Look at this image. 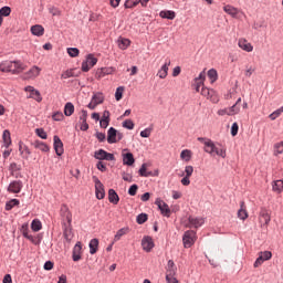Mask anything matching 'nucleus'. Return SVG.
<instances>
[{"label": "nucleus", "instance_id": "62", "mask_svg": "<svg viewBox=\"0 0 283 283\" xmlns=\"http://www.w3.org/2000/svg\"><path fill=\"white\" fill-rule=\"evenodd\" d=\"M21 231H22V235L23 238H29L30 234H29V229H28V223H23L22 227H21Z\"/></svg>", "mask_w": 283, "mask_h": 283}, {"label": "nucleus", "instance_id": "57", "mask_svg": "<svg viewBox=\"0 0 283 283\" xmlns=\"http://www.w3.org/2000/svg\"><path fill=\"white\" fill-rule=\"evenodd\" d=\"M123 127L125 129H134V122L132 119H126L123 122Z\"/></svg>", "mask_w": 283, "mask_h": 283}, {"label": "nucleus", "instance_id": "56", "mask_svg": "<svg viewBox=\"0 0 283 283\" xmlns=\"http://www.w3.org/2000/svg\"><path fill=\"white\" fill-rule=\"evenodd\" d=\"M151 132H154L153 127L145 128L140 132L142 138H149V136H151Z\"/></svg>", "mask_w": 283, "mask_h": 283}, {"label": "nucleus", "instance_id": "52", "mask_svg": "<svg viewBox=\"0 0 283 283\" xmlns=\"http://www.w3.org/2000/svg\"><path fill=\"white\" fill-rule=\"evenodd\" d=\"M67 54L72 59H76V56H78V54H80L78 48H69L67 49Z\"/></svg>", "mask_w": 283, "mask_h": 283}, {"label": "nucleus", "instance_id": "1", "mask_svg": "<svg viewBox=\"0 0 283 283\" xmlns=\"http://www.w3.org/2000/svg\"><path fill=\"white\" fill-rule=\"evenodd\" d=\"M197 140L202 143L203 151L209 154L210 156H220V158H227V149L226 148H218L216 143L207 137H198Z\"/></svg>", "mask_w": 283, "mask_h": 283}, {"label": "nucleus", "instance_id": "45", "mask_svg": "<svg viewBox=\"0 0 283 283\" xmlns=\"http://www.w3.org/2000/svg\"><path fill=\"white\" fill-rule=\"evenodd\" d=\"M235 114H240V106L238 104L232 105L227 113L228 116H235Z\"/></svg>", "mask_w": 283, "mask_h": 283}, {"label": "nucleus", "instance_id": "32", "mask_svg": "<svg viewBox=\"0 0 283 283\" xmlns=\"http://www.w3.org/2000/svg\"><path fill=\"white\" fill-rule=\"evenodd\" d=\"M93 103H95V105H102V103H104L105 101V96L103 95V93L98 92L93 94L92 99Z\"/></svg>", "mask_w": 283, "mask_h": 283}, {"label": "nucleus", "instance_id": "61", "mask_svg": "<svg viewBox=\"0 0 283 283\" xmlns=\"http://www.w3.org/2000/svg\"><path fill=\"white\" fill-rule=\"evenodd\" d=\"M96 168L98 169V171H102V172L107 171V165H105V163L101 160L96 164Z\"/></svg>", "mask_w": 283, "mask_h": 283}, {"label": "nucleus", "instance_id": "18", "mask_svg": "<svg viewBox=\"0 0 283 283\" xmlns=\"http://www.w3.org/2000/svg\"><path fill=\"white\" fill-rule=\"evenodd\" d=\"M19 151L24 160H28V158H30V155L32 154L30 148L25 144H23V142H19Z\"/></svg>", "mask_w": 283, "mask_h": 283}, {"label": "nucleus", "instance_id": "19", "mask_svg": "<svg viewBox=\"0 0 283 283\" xmlns=\"http://www.w3.org/2000/svg\"><path fill=\"white\" fill-rule=\"evenodd\" d=\"M109 111L103 112L102 119L99 120V126L102 127V129H107V127H109Z\"/></svg>", "mask_w": 283, "mask_h": 283}, {"label": "nucleus", "instance_id": "13", "mask_svg": "<svg viewBox=\"0 0 283 283\" xmlns=\"http://www.w3.org/2000/svg\"><path fill=\"white\" fill-rule=\"evenodd\" d=\"M201 96H205L206 98H208L212 103H218V95L216 94L213 88L202 87L201 88Z\"/></svg>", "mask_w": 283, "mask_h": 283}, {"label": "nucleus", "instance_id": "9", "mask_svg": "<svg viewBox=\"0 0 283 283\" xmlns=\"http://www.w3.org/2000/svg\"><path fill=\"white\" fill-rule=\"evenodd\" d=\"M155 205L158 206V209L165 218H169L171 216V209L167 202L163 201L160 198H157Z\"/></svg>", "mask_w": 283, "mask_h": 283}, {"label": "nucleus", "instance_id": "53", "mask_svg": "<svg viewBox=\"0 0 283 283\" xmlns=\"http://www.w3.org/2000/svg\"><path fill=\"white\" fill-rule=\"evenodd\" d=\"M35 134H36V136H39V138H42V140L48 139V133H45V129H43V128H36Z\"/></svg>", "mask_w": 283, "mask_h": 283}, {"label": "nucleus", "instance_id": "44", "mask_svg": "<svg viewBox=\"0 0 283 283\" xmlns=\"http://www.w3.org/2000/svg\"><path fill=\"white\" fill-rule=\"evenodd\" d=\"M130 43L132 42L129 41V39H120L118 41V48H119V50H127V48H129Z\"/></svg>", "mask_w": 283, "mask_h": 283}, {"label": "nucleus", "instance_id": "51", "mask_svg": "<svg viewBox=\"0 0 283 283\" xmlns=\"http://www.w3.org/2000/svg\"><path fill=\"white\" fill-rule=\"evenodd\" d=\"M124 92H125V86H118L115 92V99L120 101L123 98Z\"/></svg>", "mask_w": 283, "mask_h": 283}, {"label": "nucleus", "instance_id": "15", "mask_svg": "<svg viewBox=\"0 0 283 283\" xmlns=\"http://www.w3.org/2000/svg\"><path fill=\"white\" fill-rule=\"evenodd\" d=\"M63 235L66 242H72L74 232H72V223H63Z\"/></svg>", "mask_w": 283, "mask_h": 283}, {"label": "nucleus", "instance_id": "48", "mask_svg": "<svg viewBox=\"0 0 283 283\" xmlns=\"http://www.w3.org/2000/svg\"><path fill=\"white\" fill-rule=\"evenodd\" d=\"M12 13V9L8 6H4L2 8H0V17H10V14Z\"/></svg>", "mask_w": 283, "mask_h": 283}, {"label": "nucleus", "instance_id": "64", "mask_svg": "<svg viewBox=\"0 0 283 283\" xmlns=\"http://www.w3.org/2000/svg\"><path fill=\"white\" fill-rule=\"evenodd\" d=\"M52 118L53 120H63V113L62 112H55L53 115H52Z\"/></svg>", "mask_w": 283, "mask_h": 283}, {"label": "nucleus", "instance_id": "6", "mask_svg": "<svg viewBox=\"0 0 283 283\" xmlns=\"http://www.w3.org/2000/svg\"><path fill=\"white\" fill-rule=\"evenodd\" d=\"M96 63H98V59H96L92 53L87 54L86 59L82 62V72L92 70Z\"/></svg>", "mask_w": 283, "mask_h": 283}, {"label": "nucleus", "instance_id": "41", "mask_svg": "<svg viewBox=\"0 0 283 283\" xmlns=\"http://www.w3.org/2000/svg\"><path fill=\"white\" fill-rule=\"evenodd\" d=\"M208 78H210L211 83H216V81H218V71L216 69H210L208 71Z\"/></svg>", "mask_w": 283, "mask_h": 283}, {"label": "nucleus", "instance_id": "55", "mask_svg": "<svg viewBox=\"0 0 283 283\" xmlns=\"http://www.w3.org/2000/svg\"><path fill=\"white\" fill-rule=\"evenodd\" d=\"M167 273H176V263H174V260L168 261Z\"/></svg>", "mask_w": 283, "mask_h": 283}, {"label": "nucleus", "instance_id": "37", "mask_svg": "<svg viewBox=\"0 0 283 283\" xmlns=\"http://www.w3.org/2000/svg\"><path fill=\"white\" fill-rule=\"evenodd\" d=\"M31 229L34 232H39L41 229H43V223H41V220L39 219H33L31 222Z\"/></svg>", "mask_w": 283, "mask_h": 283}, {"label": "nucleus", "instance_id": "21", "mask_svg": "<svg viewBox=\"0 0 283 283\" xmlns=\"http://www.w3.org/2000/svg\"><path fill=\"white\" fill-rule=\"evenodd\" d=\"M31 34H33V36H43V34H45V28L41 24H34L31 27Z\"/></svg>", "mask_w": 283, "mask_h": 283}, {"label": "nucleus", "instance_id": "25", "mask_svg": "<svg viewBox=\"0 0 283 283\" xmlns=\"http://www.w3.org/2000/svg\"><path fill=\"white\" fill-rule=\"evenodd\" d=\"M136 163V159L134 158V154L126 153L123 154V165H127L128 167H132Z\"/></svg>", "mask_w": 283, "mask_h": 283}, {"label": "nucleus", "instance_id": "38", "mask_svg": "<svg viewBox=\"0 0 283 283\" xmlns=\"http://www.w3.org/2000/svg\"><path fill=\"white\" fill-rule=\"evenodd\" d=\"M74 114V104L72 102H67L64 105V116H72Z\"/></svg>", "mask_w": 283, "mask_h": 283}, {"label": "nucleus", "instance_id": "16", "mask_svg": "<svg viewBox=\"0 0 283 283\" xmlns=\"http://www.w3.org/2000/svg\"><path fill=\"white\" fill-rule=\"evenodd\" d=\"M80 129L81 132H87L90 129V124H87V111L82 109V115L80 116Z\"/></svg>", "mask_w": 283, "mask_h": 283}, {"label": "nucleus", "instance_id": "49", "mask_svg": "<svg viewBox=\"0 0 283 283\" xmlns=\"http://www.w3.org/2000/svg\"><path fill=\"white\" fill-rule=\"evenodd\" d=\"M138 3H140V0H126L124 3V7L126 9H132V8H136V6H138Z\"/></svg>", "mask_w": 283, "mask_h": 283}, {"label": "nucleus", "instance_id": "8", "mask_svg": "<svg viewBox=\"0 0 283 283\" xmlns=\"http://www.w3.org/2000/svg\"><path fill=\"white\" fill-rule=\"evenodd\" d=\"M60 216L62 218V224H72V212L70 211V208L67 205H62L60 209Z\"/></svg>", "mask_w": 283, "mask_h": 283}, {"label": "nucleus", "instance_id": "50", "mask_svg": "<svg viewBox=\"0 0 283 283\" xmlns=\"http://www.w3.org/2000/svg\"><path fill=\"white\" fill-rule=\"evenodd\" d=\"M126 234H127V228L119 229L114 237V242H118V240H120L122 235H126Z\"/></svg>", "mask_w": 283, "mask_h": 283}, {"label": "nucleus", "instance_id": "10", "mask_svg": "<svg viewBox=\"0 0 283 283\" xmlns=\"http://www.w3.org/2000/svg\"><path fill=\"white\" fill-rule=\"evenodd\" d=\"M23 189V181L13 180L9 184L7 191L8 193H19Z\"/></svg>", "mask_w": 283, "mask_h": 283}, {"label": "nucleus", "instance_id": "30", "mask_svg": "<svg viewBox=\"0 0 283 283\" xmlns=\"http://www.w3.org/2000/svg\"><path fill=\"white\" fill-rule=\"evenodd\" d=\"M238 218L240 220H247V218H249V212H247V209L244 208V201L240 202V209L238 210Z\"/></svg>", "mask_w": 283, "mask_h": 283}, {"label": "nucleus", "instance_id": "39", "mask_svg": "<svg viewBox=\"0 0 283 283\" xmlns=\"http://www.w3.org/2000/svg\"><path fill=\"white\" fill-rule=\"evenodd\" d=\"M19 199H11L6 203V211H12V209H14V207H19Z\"/></svg>", "mask_w": 283, "mask_h": 283}, {"label": "nucleus", "instance_id": "7", "mask_svg": "<svg viewBox=\"0 0 283 283\" xmlns=\"http://www.w3.org/2000/svg\"><path fill=\"white\" fill-rule=\"evenodd\" d=\"M259 221L261 222V227H269L271 222V211L262 207L259 212Z\"/></svg>", "mask_w": 283, "mask_h": 283}, {"label": "nucleus", "instance_id": "33", "mask_svg": "<svg viewBox=\"0 0 283 283\" xmlns=\"http://www.w3.org/2000/svg\"><path fill=\"white\" fill-rule=\"evenodd\" d=\"M223 10L227 14H230V17H238V9L231 4L224 6Z\"/></svg>", "mask_w": 283, "mask_h": 283}, {"label": "nucleus", "instance_id": "20", "mask_svg": "<svg viewBox=\"0 0 283 283\" xmlns=\"http://www.w3.org/2000/svg\"><path fill=\"white\" fill-rule=\"evenodd\" d=\"M238 45L244 52H253V45L245 39H240Z\"/></svg>", "mask_w": 283, "mask_h": 283}, {"label": "nucleus", "instance_id": "47", "mask_svg": "<svg viewBox=\"0 0 283 283\" xmlns=\"http://www.w3.org/2000/svg\"><path fill=\"white\" fill-rule=\"evenodd\" d=\"M176 272H167L166 274V282L167 283H178V279H176Z\"/></svg>", "mask_w": 283, "mask_h": 283}, {"label": "nucleus", "instance_id": "43", "mask_svg": "<svg viewBox=\"0 0 283 283\" xmlns=\"http://www.w3.org/2000/svg\"><path fill=\"white\" fill-rule=\"evenodd\" d=\"M272 189H273V191H276L277 193H281L282 189H283V180L274 181V184L272 185Z\"/></svg>", "mask_w": 283, "mask_h": 283}, {"label": "nucleus", "instance_id": "31", "mask_svg": "<svg viewBox=\"0 0 283 283\" xmlns=\"http://www.w3.org/2000/svg\"><path fill=\"white\" fill-rule=\"evenodd\" d=\"M27 98H33V101H36V103H41V101H43L41 92H39V90L35 88L32 90V92L27 96Z\"/></svg>", "mask_w": 283, "mask_h": 283}, {"label": "nucleus", "instance_id": "40", "mask_svg": "<svg viewBox=\"0 0 283 283\" xmlns=\"http://www.w3.org/2000/svg\"><path fill=\"white\" fill-rule=\"evenodd\" d=\"M181 160H185V163H189L191 160V150L185 149L180 153Z\"/></svg>", "mask_w": 283, "mask_h": 283}, {"label": "nucleus", "instance_id": "5", "mask_svg": "<svg viewBox=\"0 0 283 283\" xmlns=\"http://www.w3.org/2000/svg\"><path fill=\"white\" fill-rule=\"evenodd\" d=\"M94 158L99 161L107 160V161L114 163V160H116V157L114 156V154L107 153L103 148L94 153Z\"/></svg>", "mask_w": 283, "mask_h": 283}, {"label": "nucleus", "instance_id": "54", "mask_svg": "<svg viewBox=\"0 0 283 283\" xmlns=\"http://www.w3.org/2000/svg\"><path fill=\"white\" fill-rule=\"evenodd\" d=\"M259 255L266 262L269 260H271V258H273V253H271V251H263V252H259Z\"/></svg>", "mask_w": 283, "mask_h": 283}, {"label": "nucleus", "instance_id": "12", "mask_svg": "<svg viewBox=\"0 0 283 283\" xmlns=\"http://www.w3.org/2000/svg\"><path fill=\"white\" fill-rule=\"evenodd\" d=\"M142 247L146 253H151V250L156 244L154 243V239L150 235H146L142 239Z\"/></svg>", "mask_w": 283, "mask_h": 283}, {"label": "nucleus", "instance_id": "17", "mask_svg": "<svg viewBox=\"0 0 283 283\" xmlns=\"http://www.w3.org/2000/svg\"><path fill=\"white\" fill-rule=\"evenodd\" d=\"M118 134V130L114 127H109L107 130V143L108 145H114L118 143V139L116 138Z\"/></svg>", "mask_w": 283, "mask_h": 283}, {"label": "nucleus", "instance_id": "63", "mask_svg": "<svg viewBox=\"0 0 283 283\" xmlns=\"http://www.w3.org/2000/svg\"><path fill=\"white\" fill-rule=\"evenodd\" d=\"M185 174H186V177L191 178V176H193V166H186Z\"/></svg>", "mask_w": 283, "mask_h": 283}, {"label": "nucleus", "instance_id": "22", "mask_svg": "<svg viewBox=\"0 0 283 283\" xmlns=\"http://www.w3.org/2000/svg\"><path fill=\"white\" fill-rule=\"evenodd\" d=\"M169 65H171V61L166 62L158 71L157 76L159 78H167V74H169Z\"/></svg>", "mask_w": 283, "mask_h": 283}, {"label": "nucleus", "instance_id": "46", "mask_svg": "<svg viewBox=\"0 0 283 283\" xmlns=\"http://www.w3.org/2000/svg\"><path fill=\"white\" fill-rule=\"evenodd\" d=\"M9 171H11V176H14V174H17V171H21V165L17 164V163H11L9 166Z\"/></svg>", "mask_w": 283, "mask_h": 283}, {"label": "nucleus", "instance_id": "36", "mask_svg": "<svg viewBox=\"0 0 283 283\" xmlns=\"http://www.w3.org/2000/svg\"><path fill=\"white\" fill-rule=\"evenodd\" d=\"M34 147L35 149H40V151H44L48 153L50 151V146H48V144L43 143V142H34Z\"/></svg>", "mask_w": 283, "mask_h": 283}, {"label": "nucleus", "instance_id": "3", "mask_svg": "<svg viewBox=\"0 0 283 283\" xmlns=\"http://www.w3.org/2000/svg\"><path fill=\"white\" fill-rule=\"evenodd\" d=\"M182 242H184L185 249H191V247H193V244H196V231L187 230L184 233Z\"/></svg>", "mask_w": 283, "mask_h": 283}, {"label": "nucleus", "instance_id": "26", "mask_svg": "<svg viewBox=\"0 0 283 283\" xmlns=\"http://www.w3.org/2000/svg\"><path fill=\"white\" fill-rule=\"evenodd\" d=\"M82 249H83V247H81V242H77L72 252L73 262H78V260H81V250Z\"/></svg>", "mask_w": 283, "mask_h": 283}, {"label": "nucleus", "instance_id": "59", "mask_svg": "<svg viewBox=\"0 0 283 283\" xmlns=\"http://www.w3.org/2000/svg\"><path fill=\"white\" fill-rule=\"evenodd\" d=\"M138 191V185L134 184L128 189V196H136Z\"/></svg>", "mask_w": 283, "mask_h": 283}, {"label": "nucleus", "instance_id": "4", "mask_svg": "<svg viewBox=\"0 0 283 283\" xmlns=\"http://www.w3.org/2000/svg\"><path fill=\"white\" fill-rule=\"evenodd\" d=\"M92 179L95 185V196L97 200H103V198H105V186L103 185V182H101V179H98V177L93 176Z\"/></svg>", "mask_w": 283, "mask_h": 283}, {"label": "nucleus", "instance_id": "24", "mask_svg": "<svg viewBox=\"0 0 283 283\" xmlns=\"http://www.w3.org/2000/svg\"><path fill=\"white\" fill-rule=\"evenodd\" d=\"M114 72V69L112 67H102L98 69L95 73L96 78H104V76H107Z\"/></svg>", "mask_w": 283, "mask_h": 283}, {"label": "nucleus", "instance_id": "11", "mask_svg": "<svg viewBox=\"0 0 283 283\" xmlns=\"http://www.w3.org/2000/svg\"><path fill=\"white\" fill-rule=\"evenodd\" d=\"M205 224V218L202 217H189L188 227L189 229H200Z\"/></svg>", "mask_w": 283, "mask_h": 283}, {"label": "nucleus", "instance_id": "29", "mask_svg": "<svg viewBox=\"0 0 283 283\" xmlns=\"http://www.w3.org/2000/svg\"><path fill=\"white\" fill-rule=\"evenodd\" d=\"M2 140H3V145H4L6 149H8V147H10V145H12V137L10 136V130H8V129L3 130Z\"/></svg>", "mask_w": 283, "mask_h": 283}, {"label": "nucleus", "instance_id": "35", "mask_svg": "<svg viewBox=\"0 0 283 283\" xmlns=\"http://www.w3.org/2000/svg\"><path fill=\"white\" fill-rule=\"evenodd\" d=\"M88 247L91 255H94L98 251V239H92Z\"/></svg>", "mask_w": 283, "mask_h": 283}, {"label": "nucleus", "instance_id": "23", "mask_svg": "<svg viewBox=\"0 0 283 283\" xmlns=\"http://www.w3.org/2000/svg\"><path fill=\"white\" fill-rule=\"evenodd\" d=\"M108 202L112 205H118L120 202V197H118V193L114 189L108 190Z\"/></svg>", "mask_w": 283, "mask_h": 283}, {"label": "nucleus", "instance_id": "58", "mask_svg": "<svg viewBox=\"0 0 283 283\" xmlns=\"http://www.w3.org/2000/svg\"><path fill=\"white\" fill-rule=\"evenodd\" d=\"M72 77H74V70H66L61 75V78H72Z\"/></svg>", "mask_w": 283, "mask_h": 283}, {"label": "nucleus", "instance_id": "28", "mask_svg": "<svg viewBox=\"0 0 283 283\" xmlns=\"http://www.w3.org/2000/svg\"><path fill=\"white\" fill-rule=\"evenodd\" d=\"M159 17L161 19H168L169 21H174L176 19V12L171 10H163L159 12Z\"/></svg>", "mask_w": 283, "mask_h": 283}, {"label": "nucleus", "instance_id": "27", "mask_svg": "<svg viewBox=\"0 0 283 283\" xmlns=\"http://www.w3.org/2000/svg\"><path fill=\"white\" fill-rule=\"evenodd\" d=\"M41 74V67L32 66L27 73L25 78H36Z\"/></svg>", "mask_w": 283, "mask_h": 283}, {"label": "nucleus", "instance_id": "2", "mask_svg": "<svg viewBox=\"0 0 283 283\" xmlns=\"http://www.w3.org/2000/svg\"><path fill=\"white\" fill-rule=\"evenodd\" d=\"M25 65L21 61H3L0 64V72H11V74H21Z\"/></svg>", "mask_w": 283, "mask_h": 283}, {"label": "nucleus", "instance_id": "60", "mask_svg": "<svg viewBox=\"0 0 283 283\" xmlns=\"http://www.w3.org/2000/svg\"><path fill=\"white\" fill-rule=\"evenodd\" d=\"M274 154H283V142L274 145Z\"/></svg>", "mask_w": 283, "mask_h": 283}, {"label": "nucleus", "instance_id": "14", "mask_svg": "<svg viewBox=\"0 0 283 283\" xmlns=\"http://www.w3.org/2000/svg\"><path fill=\"white\" fill-rule=\"evenodd\" d=\"M53 147L56 156H63L65 151L63 148V142L61 140V137H59L57 135L53 136Z\"/></svg>", "mask_w": 283, "mask_h": 283}, {"label": "nucleus", "instance_id": "34", "mask_svg": "<svg viewBox=\"0 0 283 283\" xmlns=\"http://www.w3.org/2000/svg\"><path fill=\"white\" fill-rule=\"evenodd\" d=\"M27 240H30V242H32V244H34L35 247H39V244H41V242L43 240V234H38L36 237L29 234Z\"/></svg>", "mask_w": 283, "mask_h": 283}, {"label": "nucleus", "instance_id": "42", "mask_svg": "<svg viewBox=\"0 0 283 283\" xmlns=\"http://www.w3.org/2000/svg\"><path fill=\"white\" fill-rule=\"evenodd\" d=\"M148 219H149V217L147 216V213L142 212V213H139V214L137 216L136 222H137V224H145Z\"/></svg>", "mask_w": 283, "mask_h": 283}]
</instances>
